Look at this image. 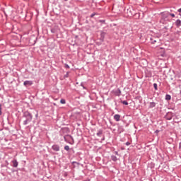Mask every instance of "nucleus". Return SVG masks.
<instances>
[{"label":"nucleus","mask_w":181,"mask_h":181,"mask_svg":"<svg viewBox=\"0 0 181 181\" xmlns=\"http://www.w3.org/2000/svg\"><path fill=\"white\" fill-rule=\"evenodd\" d=\"M23 117L25 118V120L23 122V125H28V122H32L33 116L29 111H25L23 113Z\"/></svg>","instance_id":"obj_1"},{"label":"nucleus","mask_w":181,"mask_h":181,"mask_svg":"<svg viewBox=\"0 0 181 181\" xmlns=\"http://www.w3.org/2000/svg\"><path fill=\"white\" fill-rule=\"evenodd\" d=\"M169 12L165 11L161 13V19L160 20V23L165 24V22H168L169 21Z\"/></svg>","instance_id":"obj_2"},{"label":"nucleus","mask_w":181,"mask_h":181,"mask_svg":"<svg viewBox=\"0 0 181 181\" xmlns=\"http://www.w3.org/2000/svg\"><path fill=\"white\" fill-rule=\"evenodd\" d=\"M165 118L167 119L168 121H170V119L173 118V113L168 112L165 116Z\"/></svg>","instance_id":"obj_3"},{"label":"nucleus","mask_w":181,"mask_h":181,"mask_svg":"<svg viewBox=\"0 0 181 181\" xmlns=\"http://www.w3.org/2000/svg\"><path fill=\"white\" fill-rule=\"evenodd\" d=\"M52 149H53L55 152H59V151H60V146L55 144L52 146Z\"/></svg>","instance_id":"obj_4"},{"label":"nucleus","mask_w":181,"mask_h":181,"mask_svg":"<svg viewBox=\"0 0 181 181\" xmlns=\"http://www.w3.org/2000/svg\"><path fill=\"white\" fill-rule=\"evenodd\" d=\"M32 84H33V81H25L23 83V85L25 87H28V86H32Z\"/></svg>","instance_id":"obj_5"},{"label":"nucleus","mask_w":181,"mask_h":181,"mask_svg":"<svg viewBox=\"0 0 181 181\" xmlns=\"http://www.w3.org/2000/svg\"><path fill=\"white\" fill-rule=\"evenodd\" d=\"M114 94L117 97H119V95H121V90L119 88H117L116 90H114Z\"/></svg>","instance_id":"obj_6"},{"label":"nucleus","mask_w":181,"mask_h":181,"mask_svg":"<svg viewBox=\"0 0 181 181\" xmlns=\"http://www.w3.org/2000/svg\"><path fill=\"white\" fill-rule=\"evenodd\" d=\"M11 163H13V168H18V165H19V163H18L16 159L13 160Z\"/></svg>","instance_id":"obj_7"},{"label":"nucleus","mask_w":181,"mask_h":181,"mask_svg":"<svg viewBox=\"0 0 181 181\" xmlns=\"http://www.w3.org/2000/svg\"><path fill=\"white\" fill-rule=\"evenodd\" d=\"M106 33L105 32L101 31L100 33V40L101 42H104V39L105 38Z\"/></svg>","instance_id":"obj_8"},{"label":"nucleus","mask_w":181,"mask_h":181,"mask_svg":"<svg viewBox=\"0 0 181 181\" xmlns=\"http://www.w3.org/2000/svg\"><path fill=\"white\" fill-rule=\"evenodd\" d=\"M150 40H151L152 45H155V43H156L158 42V38H155V37H153L150 38Z\"/></svg>","instance_id":"obj_9"},{"label":"nucleus","mask_w":181,"mask_h":181,"mask_svg":"<svg viewBox=\"0 0 181 181\" xmlns=\"http://www.w3.org/2000/svg\"><path fill=\"white\" fill-rule=\"evenodd\" d=\"M175 25L177 26V28H180L181 26V21L177 19L175 22Z\"/></svg>","instance_id":"obj_10"},{"label":"nucleus","mask_w":181,"mask_h":181,"mask_svg":"<svg viewBox=\"0 0 181 181\" xmlns=\"http://www.w3.org/2000/svg\"><path fill=\"white\" fill-rule=\"evenodd\" d=\"M156 103L155 102H151L148 108H155Z\"/></svg>","instance_id":"obj_11"},{"label":"nucleus","mask_w":181,"mask_h":181,"mask_svg":"<svg viewBox=\"0 0 181 181\" xmlns=\"http://www.w3.org/2000/svg\"><path fill=\"white\" fill-rule=\"evenodd\" d=\"M114 119H115V121H117V122L119 121V119H121V115H115Z\"/></svg>","instance_id":"obj_12"},{"label":"nucleus","mask_w":181,"mask_h":181,"mask_svg":"<svg viewBox=\"0 0 181 181\" xmlns=\"http://www.w3.org/2000/svg\"><path fill=\"white\" fill-rule=\"evenodd\" d=\"M132 11H134L133 9H127V13H129V16H133L134 13H132Z\"/></svg>","instance_id":"obj_13"},{"label":"nucleus","mask_w":181,"mask_h":181,"mask_svg":"<svg viewBox=\"0 0 181 181\" xmlns=\"http://www.w3.org/2000/svg\"><path fill=\"white\" fill-rule=\"evenodd\" d=\"M96 135L98 136H101V135H103V130L102 129L98 130V133L96 134Z\"/></svg>","instance_id":"obj_14"},{"label":"nucleus","mask_w":181,"mask_h":181,"mask_svg":"<svg viewBox=\"0 0 181 181\" xmlns=\"http://www.w3.org/2000/svg\"><path fill=\"white\" fill-rule=\"evenodd\" d=\"M111 159L113 160V162H117V160H118V158H117V156H112Z\"/></svg>","instance_id":"obj_15"},{"label":"nucleus","mask_w":181,"mask_h":181,"mask_svg":"<svg viewBox=\"0 0 181 181\" xmlns=\"http://www.w3.org/2000/svg\"><path fill=\"white\" fill-rule=\"evenodd\" d=\"M171 98H172V97L170 96V95L167 94L165 95V100H167V101H169Z\"/></svg>","instance_id":"obj_16"},{"label":"nucleus","mask_w":181,"mask_h":181,"mask_svg":"<svg viewBox=\"0 0 181 181\" xmlns=\"http://www.w3.org/2000/svg\"><path fill=\"white\" fill-rule=\"evenodd\" d=\"M122 104H124V105H128V101H127V100H122Z\"/></svg>","instance_id":"obj_17"},{"label":"nucleus","mask_w":181,"mask_h":181,"mask_svg":"<svg viewBox=\"0 0 181 181\" xmlns=\"http://www.w3.org/2000/svg\"><path fill=\"white\" fill-rule=\"evenodd\" d=\"M64 149H65V151H70V146H64Z\"/></svg>","instance_id":"obj_18"},{"label":"nucleus","mask_w":181,"mask_h":181,"mask_svg":"<svg viewBox=\"0 0 181 181\" xmlns=\"http://www.w3.org/2000/svg\"><path fill=\"white\" fill-rule=\"evenodd\" d=\"M153 87H154V89H155L156 90H158V84H157V83H153Z\"/></svg>","instance_id":"obj_19"},{"label":"nucleus","mask_w":181,"mask_h":181,"mask_svg":"<svg viewBox=\"0 0 181 181\" xmlns=\"http://www.w3.org/2000/svg\"><path fill=\"white\" fill-rule=\"evenodd\" d=\"M60 103H61V104H66V100L61 99Z\"/></svg>","instance_id":"obj_20"},{"label":"nucleus","mask_w":181,"mask_h":181,"mask_svg":"<svg viewBox=\"0 0 181 181\" xmlns=\"http://www.w3.org/2000/svg\"><path fill=\"white\" fill-rule=\"evenodd\" d=\"M81 86L83 87V90H87V88H86V87L84 86V83H81Z\"/></svg>","instance_id":"obj_21"},{"label":"nucleus","mask_w":181,"mask_h":181,"mask_svg":"<svg viewBox=\"0 0 181 181\" xmlns=\"http://www.w3.org/2000/svg\"><path fill=\"white\" fill-rule=\"evenodd\" d=\"M169 16H172V18H175V13H169Z\"/></svg>","instance_id":"obj_22"},{"label":"nucleus","mask_w":181,"mask_h":181,"mask_svg":"<svg viewBox=\"0 0 181 181\" xmlns=\"http://www.w3.org/2000/svg\"><path fill=\"white\" fill-rule=\"evenodd\" d=\"M0 115H2V107L1 105H0Z\"/></svg>","instance_id":"obj_23"},{"label":"nucleus","mask_w":181,"mask_h":181,"mask_svg":"<svg viewBox=\"0 0 181 181\" xmlns=\"http://www.w3.org/2000/svg\"><path fill=\"white\" fill-rule=\"evenodd\" d=\"M65 68L66 69H70V66H69V64H65Z\"/></svg>","instance_id":"obj_24"},{"label":"nucleus","mask_w":181,"mask_h":181,"mask_svg":"<svg viewBox=\"0 0 181 181\" xmlns=\"http://www.w3.org/2000/svg\"><path fill=\"white\" fill-rule=\"evenodd\" d=\"M95 16V13H93L90 15V18H94Z\"/></svg>","instance_id":"obj_25"},{"label":"nucleus","mask_w":181,"mask_h":181,"mask_svg":"<svg viewBox=\"0 0 181 181\" xmlns=\"http://www.w3.org/2000/svg\"><path fill=\"white\" fill-rule=\"evenodd\" d=\"M126 145H127V146H129V145H131V143H130L129 141H127V142L126 143Z\"/></svg>","instance_id":"obj_26"},{"label":"nucleus","mask_w":181,"mask_h":181,"mask_svg":"<svg viewBox=\"0 0 181 181\" xmlns=\"http://www.w3.org/2000/svg\"><path fill=\"white\" fill-rule=\"evenodd\" d=\"M177 12H179L180 13H181V8L177 10Z\"/></svg>","instance_id":"obj_27"},{"label":"nucleus","mask_w":181,"mask_h":181,"mask_svg":"<svg viewBox=\"0 0 181 181\" xmlns=\"http://www.w3.org/2000/svg\"><path fill=\"white\" fill-rule=\"evenodd\" d=\"M65 77H69V73H66V74L65 75Z\"/></svg>","instance_id":"obj_28"},{"label":"nucleus","mask_w":181,"mask_h":181,"mask_svg":"<svg viewBox=\"0 0 181 181\" xmlns=\"http://www.w3.org/2000/svg\"><path fill=\"white\" fill-rule=\"evenodd\" d=\"M52 33H54V30H51Z\"/></svg>","instance_id":"obj_29"},{"label":"nucleus","mask_w":181,"mask_h":181,"mask_svg":"<svg viewBox=\"0 0 181 181\" xmlns=\"http://www.w3.org/2000/svg\"><path fill=\"white\" fill-rule=\"evenodd\" d=\"M115 155H118V151L115 152Z\"/></svg>","instance_id":"obj_30"},{"label":"nucleus","mask_w":181,"mask_h":181,"mask_svg":"<svg viewBox=\"0 0 181 181\" xmlns=\"http://www.w3.org/2000/svg\"><path fill=\"white\" fill-rule=\"evenodd\" d=\"M100 22H105V21H104V20H102V21H100Z\"/></svg>","instance_id":"obj_31"},{"label":"nucleus","mask_w":181,"mask_h":181,"mask_svg":"<svg viewBox=\"0 0 181 181\" xmlns=\"http://www.w3.org/2000/svg\"><path fill=\"white\" fill-rule=\"evenodd\" d=\"M65 1V2H66V1H68V0H64Z\"/></svg>","instance_id":"obj_32"}]
</instances>
